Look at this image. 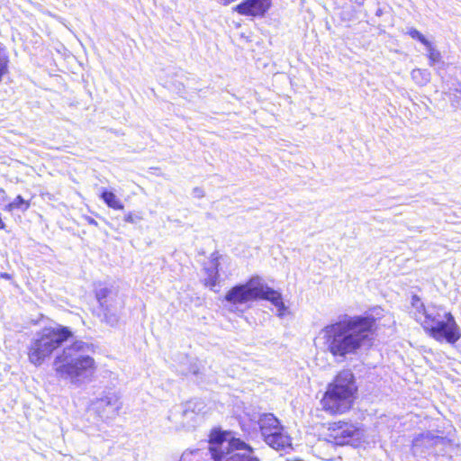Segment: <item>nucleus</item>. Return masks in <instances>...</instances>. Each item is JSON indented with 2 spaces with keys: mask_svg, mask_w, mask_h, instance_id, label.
I'll return each instance as SVG.
<instances>
[{
  "mask_svg": "<svg viewBox=\"0 0 461 461\" xmlns=\"http://www.w3.org/2000/svg\"><path fill=\"white\" fill-rule=\"evenodd\" d=\"M375 319L372 316H345L324 327L321 335L328 351L335 357L346 358L369 348L374 340Z\"/></svg>",
  "mask_w": 461,
  "mask_h": 461,
  "instance_id": "nucleus-1",
  "label": "nucleus"
},
{
  "mask_svg": "<svg viewBox=\"0 0 461 461\" xmlns=\"http://www.w3.org/2000/svg\"><path fill=\"white\" fill-rule=\"evenodd\" d=\"M90 351V346L82 340L64 347L57 353L52 363L57 377L76 386L92 381L97 371V364Z\"/></svg>",
  "mask_w": 461,
  "mask_h": 461,
  "instance_id": "nucleus-2",
  "label": "nucleus"
},
{
  "mask_svg": "<svg viewBox=\"0 0 461 461\" xmlns=\"http://www.w3.org/2000/svg\"><path fill=\"white\" fill-rule=\"evenodd\" d=\"M410 313L438 341L454 344L461 338L460 329L451 312L440 313L436 307L426 308L418 295L411 296Z\"/></svg>",
  "mask_w": 461,
  "mask_h": 461,
  "instance_id": "nucleus-3",
  "label": "nucleus"
},
{
  "mask_svg": "<svg viewBox=\"0 0 461 461\" xmlns=\"http://www.w3.org/2000/svg\"><path fill=\"white\" fill-rule=\"evenodd\" d=\"M357 387L349 370L339 372L327 386L321 404L330 414H342L349 411L356 398Z\"/></svg>",
  "mask_w": 461,
  "mask_h": 461,
  "instance_id": "nucleus-4",
  "label": "nucleus"
},
{
  "mask_svg": "<svg viewBox=\"0 0 461 461\" xmlns=\"http://www.w3.org/2000/svg\"><path fill=\"white\" fill-rule=\"evenodd\" d=\"M73 336L69 328L62 325L45 327L31 342L28 357L34 366H41L65 341Z\"/></svg>",
  "mask_w": 461,
  "mask_h": 461,
  "instance_id": "nucleus-5",
  "label": "nucleus"
},
{
  "mask_svg": "<svg viewBox=\"0 0 461 461\" xmlns=\"http://www.w3.org/2000/svg\"><path fill=\"white\" fill-rule=\"evenodd\" d=\"M228 434L213 430L210 435V451L214 461H258L253 449L239 438H228Z\"/></svg>",
  "mask_w": 461,
  "mask_h": 461,
  "instance_id": "nucleus-6",
  "label": "nucleus"
},
{
  "mask_svg": "<svg viewBox=\"0 0 461 461\" xmlns=\"http://www.w3.org/2000/svg\"><path fill=\"white\" fill-rule=\"evenodd\" d=\"M258 423L264 440L269 447L276 450L291 448V438L284 431L279 420L273 414H263Z\"/></svg>",
  "mask_w": 461,
  "mask_h": 461,
  "instance_id": "nucleus-7",
  "label": "nucleus"
},
{
  "mask_svg": "<svg viewBox=\"0 0 461 461\" xmlns=\"http://www.w3.org/2000/svg\"><path fill=\"white\" fill-rule=\"evenodd\" d=\"M327 437L336 445H357L362 441L364 432L353 423L337 421L329 424Z\"/></svg>",
  "mask_w": 461,
  "mask_h": 461,
  "instance_id": "nucleus-8",
  "label": "nucleus"
},
{
  "mask_svg": "<svg viewBox=\"0 0 461 461\" xmlns=\"http://www.w3.org/2000/svg\"><path fill=\"white\" fill-rule=\"evenodd\" d=\"M259 276L250 278L246 284L232 287L225 295V300L231 304H243L258 299L260 292Z\"/></svg>",
  "mask_w": 461,
  "mask_h": 461,
  "instance_id": "nucleus-9",
  "label": "nucleus"
},
{
  "mask_svg": "<svg viewBox=\"0 0 461 461\" xmlns=\"http://www.w3.org/2000/svg\"><path fill=\"white\" fill-rule=\"evenodd\" d=\"M91 407L103 420L113 419L121 408L120 396L115 393H109L93 401Z\"/></svg>",
  "mask_w": 461,
  "mask_h": 461,
  "instance_id": "nucleus-10",
  "label": "nucleus"
},
{
  "mask_svg": "<svg viewBox=\"0 0 461 461\" xmlns=\"http://www.w3.org/2000/svg\"><path fill=\"white\" fill-rule=\"evenodd\" d=\"M272 0H245L233 7L241 15L263 17L271 7Z\"/></svg>",
  "mask_w": 461,
  "mask_h": 461,
  "instance_id": "nucleus-11",
  "label": "nucleus"
},
{
  "mask_svg": "<svg viewBox=\"0 0 461 461\" xmlns=\"http://www.w3.org/2000/svg\"><path fill=\"white\" fill-rule=\"evenodd\" d=\"M258 288H260V292L258 293L259 294L258 299H264L271 302V303L277 309V316L283 318L287 312V307L283 302L281 293L267 286L261 277H259Z\"/></svg>",
  "mask_w": 461,
  "mask_h": 461,
  "instance_id": "nucleus-12",
  "label": "nucleus"
},
{
  "mask_svg": "<svg viewBox=\"0 0 461 461\" xmlns=\"http://www.w3.org/2000/svg\"><path fill=\"white\" fill-rule=\"evenodd\" d=\"M207 411L205 402L202 400H193L185 403L183 409V418L188 427H194L200 417H203Z\"/></svg>",
  "mask_w": 461,
  "mask_h": 461,
  "instance_id": "nucleus-13",
  "label": "nucleus"
},
{
  "mask_svg": "<svg viewBox=\"0 0 461 461\" xmlns=\"http://www.w3.org/2000/svg\"><path fill=\"white\" fill-rule=\"evenodd\" d=\"M106 294V289L100 290L97 294V298L100 302L101 306L104 309V321H106L111 326H114L119 321V309L118 307L112 305V303H109L108 300H104V302H102V300L105 298Z\"/></svg>",
  "mask_w": 461,
  "mask_h": 461,
  "instance_id": "nucleus-14",
  "label": "nucleus"
},
{
  "mask_svg": "<svg viewBox=\"0 0 461 461\" xmlns=\"http://www.w3.org/2000/svg\"><path fill=\"white\" fill-rule=\"evenodd\" d=\"M445 440L443 437L436 436L432 432L428 431L418 435L412 442L413 447H433Z\"/></svg>",
  "mask_w": 461,
  "mask_h": 461,
  "instance_id": "nucleus-15",
  "label": "nucleus"
},
{
  "mask_svg": "<svg viewBox=\"0 0 461 461\" xmlns=\"http://www.w3.org/2000/svg\"><path fill=\"white\" fill-rule=\"evenodd\" d=\"M101 198L108 207L113 210L122 211L124 209V205L122 201L113 192L104 191L101 194Z\"/></svg>",
  "mask_w": 461,
  "mask_h": 461,
  "instance_id": "nucleus-16",
  "label": "nucleus"
},
{
  "mask_svg": "<svg viewBox=\"0 0 461 461\" xmlns=\"http://www.w3.org/2000/svg\"><path fill=\"white\" fill-rule=\"evenodd\" d=\"M424 47L427 50V57L429 59V64L430 67L435 66L441 60L442 56L440 51L430 41Z\"/></svg>",
  "mask_w": 461,
  "mask_h": 461,
  "instance_id": "nucleus-17",
  "label": "nucleus"
},
{
  "mask_svg": "<svg viewBox=\"0 0 461 461\" xmlns=\"http://www.w3.org/2000/svg\"><path fill=\"white\" fill-rule=\"evenodd\" d=\"M411 76L412 80L420 86H425L430 80V73L427 69L415 68L411 71Z\"/></svg>",
  "mask_w": 461,
  "mask_h": 461,
  "instance_id": "nucleus-18",
  "label": "nucleus"
},
{
  "mask_svg": "<svg viewBox=\"0 0 461 461\" xmlns=\"http://www.w3.org/2000/svg\"><path fill=\"white\" fill-rule=\"evenodd\" d=\"M207 276L203 279V284L205 286L210 288L214 287L218 284L219 280V273L217 269V264L214 265L212 268L206 269Z\"/></svg>",
  "mask_w": 461,
  "mask_h": 461,
  "instance_id": "nucleus-19",
  "label": "nucleus"
},
{
  "mask_svg": "<svg viewBox=\"0 0 461 461\" xmlns=\"http://www.w3.org/2000/svg\"><path fill=\"white\" fill-rule=\"evenodd\" d=\"M9 56L5 48L0 43V82L8 72Z\"/></svg>",
  "mask_w": 461,
  "mask_h": 461,
  "instance_id": "nucleus-20",
  "label": "nucleus"
},
{
  "mask_svg": "<svg viewBox=\"0 0 461 461\" xmlns=\"http://www.w3.org/2000/svg\"><path fill=\"white\" fill-rule=\"evenodd\" d=\"M30 207V203L25 201L21 195H18L12 203L7 204L5 208L7 212H12L14 209H22L26 211Z\"/></svg>",
  "mask_w": 461,
  "mask_h": 461,
  "instance_id": "nucleus-21",
  "label": "nucleus"
},
{
  "mask_svg": "<svg viewBox=\"0 0 461 461\" xmlns=\"http://www.w3.org/2000/svg\"><path fill=\"white\" fill-rule=\"evenodd\" d=\"M405 33L409 35L411 39L420 41L423 46L428 44V42L429 41L420 32H419L417 29L413 27L407 28Z\"/></svg>",
  "mask_w": 461,
  "mask_h": 461,
  "instance_id": "nucleus-22",
  "label": "nucleus"
},
{
  "mask_svg": "<svg viewBox=\"0 0 461 461\" xmlns=\"http://www.w3.org/2000/svg\"><path fill=\"white\" fill-rule=\"evenodd\" d=\"M197 450H186L185 451L180 458V461H187L189 456H192L194 453H196Z\"/></svg>",
  "mask_w": 461,
  "mask_h": 461,
  "instance_id": "nucleus-23",
  "label": "nucleus"
},
{
  "mask_svg": "<svg viewBox=\"0 0 461 461\" xmlns=\"http://www.w3.org/2000/svg\"><path fill=\"white\" fill-rule=\"evenodd\" d=\"M124 221L127 222L133 223L135 221L134 216L131 212H129L124 216Z\"/></svg>",
  "mask_w": 461,
  "mask_h": 461,
  "instance_id": "nucleus-24",
  "label": "nucleus"
},
{
  "mask_svg": "<svg viewBox=\"0 0 461 461\" xmlns=\"http://www.w3.org/2000/svg\"><path fill=\"white\" fill-rule=\"evenodd\" d=\"M86 220L91 225H94V226H97L98 225L97 221L95 219H93V218H91L89 216H86Z\"/></svg>",
  "mask_w": 461,
  "mask_h": 461,
  "instance_id": "nucleus-25",
  "label": "nucleus"
},
{
  "mask_svg": "<svg viewBox=\"0 0 461 461\" xmlns=\"http://www.w3.org/2000/svg\"><path fill=\"white\" fill-rule=\"evenodd\" d=\"M0 277L6 280L12 279V276L8 273H1Z\"/></svg>",
  "mask_w": 461,
  "mask_h": 461,
  "instance_id": "nucleus-26",
  "label": "nucleus"
},
{
  "mask_svg": "<svg viewBox=\"0 0 461 461\" xmlns=\"http://www.w3.org/2000/svg\"><path fill=\"white\" fill-rule=\"evenodd\" d=\"M455 90H456V92L461 94V82L457 83V86Z\"/></svg>",
  "mask_w": 461,
  "mask_h": 461,
  "instance_id": "nucleus-27",
  "label": "nucleus"
}]
</instances>
